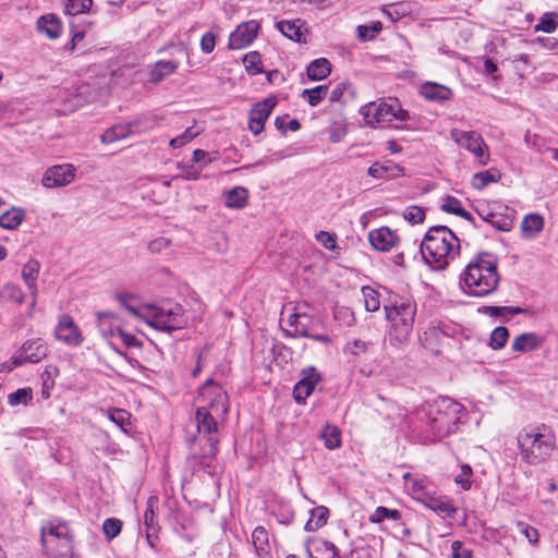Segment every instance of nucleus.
Wrapping results in <instances>:
<instances>
[{
  "label": "nucleus",
  "instance_id": "1",
  "mask_svg": "<svg viewBox=\"0 0 558 558\" xmlns=\"http://www.w3.org/2000/svg\"><path fill=\"white\" fill-rule=\"evenodd\" d=\"M386 410L393 425L405 427L422 444L437 442L456 433L466 413L461 403L447 397L425 401L411 413L396 403H389Z\"/></svg>",
  "mask_w": 558,
  "mask_h": 558
},
{
  "label": "nucleus",
  "instance_id": "2",
  "mask_svg": "<svg viewBox=\"0 0 558 558\" xmlns=\"http://www.w3.org/2000/svg\"><path fill=\"white\" fill-rule=\"evenodd\" d=\"M198 400L202 405L196 409L195 421L199 442H205L202 452L194 458L205 468L211 463L218 452V421L223 420L229 409V398L225 389L213 379H207L199 388Z\"/></svg>",
  "mask_w": 558,
  "mask_h": 558
},
{
  "label": "nucleus",
  "instance_id": "3",
  "mask_svg": "<svg viewBox=\"0 0 558 558\" xmlns=\"http://www.w3.org/2000/svg\"><path fill=\"white\" fill-rule=\"evenodd\" d=\"M500 282L497 257L488 253L475 255L460 275L462 291L475 298L494 293Z\"/></svg>",
  "mask_w": 558,
  "mask_h": 558
},
{
  "label": "nucleus",
  "instance_id": "4",
  "mask_svg": "<svg viewBox=\"0 0 558 558\" xmlns=\"http://www.w3.org/2000/svg\"><path fill=\"white\" fill-rule=\"evenodd\" d=\"M424 262L434 270H444L459 255L460 242L446 226L430 227L420 246Z\"/></svg>",
  "mask_w": 558,
  "mask_h": 558
},
{
  "label": "nucleus",
  "instance_id": "5",
  "mask_svg": "<svg viewBox=\"0 0 558 558\" xmlns=\"http://www.w3.org/2000/svg\"><path fill=\"white\" fill-rule=\"evenodd\" d=\"M415 312V303L408 292L390 293L386 299V329H388L391 345L398 347L408 341Z\"/></svg>",
  "mask_w": 558,
  "mask_h": 558
},
{
  "label": "nucleus",
  "instance_id": "6",
  "mask_svg": "<svg viewBox=\"0 0 558 558\" xmlns=\"http://www.w3.org/2000/svg\"><path fill=\"white\" fill-rule=\"evenodd\" d=\"M518 445L525 462L538 464L547 460L556 448V435L545 424L526 426L518 435Z\"/></svg>",
  "mask_w": 558,
  "mask_h": 558
},
{
  "label": "nucleus",
  "instance_id": "7",
  "mask_svg": "<svg viewBox=\"0 0 558 558\" xmlns=\"http://www.w3.org/2000/svg\"><path fill=\"white\" fill-rule=\"evenodd\" d=\"M450 138L460 148L472 154L480 166L488 165L490 159L489 148L480 133L454 128L450 131Z\"/></svg>",
  "mask_w": 558,
  "mask_h": 558
},
{
  "label": "nucleus",
  "instance_id": "8",
  "mask_svg": "<svg viewBox=\"0 0 558 558\" xmlns=\"http://www.w3.org/2000/svg\"><path fill=\"white\" fill-rule=\"evenodd\" d=\"M72 538L68 525L64 523L41 527V545L49 556L59 557L70 553Z\"/></svg>",
  "mask_w": 558,
  "mask_h": 558
},
{
  "label": "nucleus",
  "instance_id": "9",
  "mask_svg": "<svg viewBox=\"0 0 558 558\" xmlns=\"http://www.w3.org/2000/svg\"><path fill=\"white\" fill-rule=\"evenodd\" d=\"M149 325L167 332L184 328L186 319L184 318L182 306L175 305L169 310L163 307L156 308Z\"/></svg>",
  "mask_w": 558,
  "mask_h": 558
},
{
  "label": "nucleus",
  "instance_id": "10",
  "mask_svg": "<svg viewBox=\"0 0 558 558\" xmlns=\"http://www.w3.org/2000/svg\"><path fill=\"white\" fill-rule=\"evenodd\" d=\"M403 484L407 493L418 502H423L430 494H434L436 485L425 475L405 472Z\"/></svg>",
  "mask_w": 558,
  "mask_h": 558
},
{
  "label": "nucleus",
  "instance_id": "11",
  "mask_svg": "<svg viewBox=\"0 0 558 558\" xmlns=\"http://www.w3.org/2000/svg\"><path fill=\"white\" fill-rule=\"evenodd\" d=\"M76 175V168L71 163L56 165L49 167L41 179L47 189H54L69 185Z\"/></svg>",
  "mask_w": 558,
  "mask_h": 558
},
{
  "label": "nucleus",
  "instance_id": "12",
  "mask_svg": "<svg viewBox=\"0 0 558 558\" xmlns=\"http://www.w3.org/2000/svg\"><path fill=\"white\" fill-rule=\"evenodd\" d=\"M322 381L320 373L314 366H307L300 373V379L293 389L294 400L301 404L310 397L317 384Z\"/></svg>",
  "mask_w": 558,
  "mask_h": 558
},
{
  "label": "nucleus",
  "instance_id": "13",
  "mask_svg": "<svg viewBox=\"0 0 558 558\" xmlns=\"http://www.w3.org/2000/svg\"><path fill=\"white\" fill-rule=\"evenodd\" d=\"M277 101L275 97H268L263 101L256 102L250 111L248 129L254 135L263 132L265 122L270 116Z\"/></svg>",
  "mask_w": 558,
  "mask_h": 558
},
{
  "label": "nucleus",
  "instance_id": "14",
  "mask_svg": "<svg viewBox=\"0 0 558 558\" xmlns=\"http://www.w3.org/2000/svg\"><path fill=\"white\" fill-rule=\"evenodd\" d=\"M259 24L252 20L240 24L229 37L230 49H242L252 44L257 36Z\"/></svg>",
  "mask_w": 558,
  "mask_h": 558
},
{
  "label": "nucleus",
  "instance_id": "15",
  "mask_svg": "<svg viewBox=\"0 0 558 558\" xmlns=\"http://www.w3.org/2000/svg\"><path fill=\"white\" fill-rule=\"evenodd\" d=\"M56 338L64 343L77 347L83 342L82 333L70 315H62L54 330Z\"/></svg>",
  "mask_w": 558,
  "mask_h": 558
},
{
  "label": "nucleus",
  "instance_id": "16",
  "mask_svg": "<svg viewBox=\"0 0 558 558\" xmlns=\"http://www.w3.org/2000/svg\"><path fill=\"white\" fill-rule=\"evenodd\" d=\"M104 94V88L98 85V82H84L78 84L73 94V98L69 99L73 108L82 107L84 104L94 102L98 100Z\"/></svg>",
  "mask_w": 558,
  "mask_h": 558
},
{
  "label": "nucleus",
  "instance_id": "17",
  "mask_svg": "<svg viewBox=\"0 0 558 558\" xmlns=\"http://www.w3.org/2000/svg\"><path fill=\"white\" fill-rule=\"evenodd\" d=\"M410 119L409 112L397 98L386 99V129H404Z\"/></svg>",
  "mask_w": 558,
  "mask_h": 558
},
{
  "label": "nucleus",
  "instance_id": "18",
  "mask_svg": "<svg viewBox=\"0 0 558 558\" xmlns=\"http://www.w3.org/2000/svg\"><path fill=\"white\" fill-rule=\"evenodd\" d=\"M422 504L442 519H452L457 512V508L451 504L450 499L441 495L437 487L434 494H430Z\"/></svg>",
  "mask_w": 558,
  "mask_h": 558
},
{
  "label": "nucleus",
  "instance_id": "19",
  "mask_svg": "<svg viewBox=\"0 0 558 558\" xmlns=\"http://www.w3.org/2000/svg\"><path fill=\"white\" fill-rule=\"evenodd\" d=\"M544 343V338L536 332H523L517 336L511 344L514 352L527 353L539 349Z\"/></svg>",
  "mask_w": 558,
  "mask_h": 558
},
{
  "label": "nucleus",
  "instance_id": "20",
  "mask_svg": "<svg viewBox=\"0 0 558 558\" xmlns=\"http://www.w3.org/2000/svg\"><path fill=\"white\" fill-rule=\"evenodd\" d=\"M37 31L49 39H57L61 35L62 23L54 14L43 15L37 20Z\"/></svg>",
  "mask_w": 558,
  "mask_h": 558
},
{
  "label": "nucleus",
  "instance_id": "21",
  "mask_svg": "<svg viewBox=\"0 0 558 558\" xmlns=\"http://www.w3.org/2000/svg\"><path fill=\"white\" fill-rule=\"evenodd\" d=\"M24 360L28 363H38L47 355V347L43 339L27 340L21 348Z\"/></svg>",
  "mask_w": 558,
  "mask_h": 558
},
{
  "label": "nucleus",
  "instance_id": "22",
  "mask_svg": "<svg viewBox=\"0 0 558 558\" xmlns=\"http://www.w3.org/2000/svg\"><path fill=\"white\" fill-rule=\"evenodd\" d=\"M420 93L425 99L433 101H445L452 96V92L449 87L434 82H425L422 84Z\"/></svg>",
  "mask_w": 558,
  "mask_h": 558
},
{
  "label": "nucleus",
  "instance_id": "23",
  "mask_svg": "<svg viewBox=\"0 0 558 558\" xmlns=\"http://www.w3.org/2000/svg\"><path fill=\"white\" fill-rule=\"evenodd\" d=\"M96 316L100 335L106 339L116 337V327L120 326L118 316L112 312H98Z\"/></svg>",
  "mask_w": 558,
  "mask_h": 558
},
{
  "label": "nucleus",
  "instance_id": "24",
  "mask_svg": "<svg viewBox=\"0 0 558 558\" xmlns=\"http://www.w3.org/2000/svg\"><path fill=\"white\" fill-rule=\"evenodd\" d=\"M252 544L257 558H270L268 532L264 526H257L252 533Z\"/></svg>",
  "mask_w": 558,
  "mask_h": 558
},
{
  "label": "nucleus",
  "instance_id": "25",
  "mask_svg": "<svg viewBox=\"0 0 558 558\" xmlns=\"http://www.w3.org/2000/svg\"><path fill=\"white\" fill-rule=\"evenodd\" d=\"M40 265L36 259H29L22 269V278L29 289L33 299L37 295V278L39 274Z\"/></svg>",
  "mask_w": 558,
  "mask_h": 558
},
{
  "label": "nucleus",
  "instance_id": "26",
  "mask_svg": "<svg viewBox=\"0 0 558 558\" xmlns=\"http://www.w3.org/2000/svg\"><path fill=\"white\" fill-rule=\"evenodd\" d=\"M178 69V64L173 61H157L149 69V78L150 83H159L165 77L174 73Z\"/></svg>",
  "mask_w": 558,
  "mask_h": 558
},
{
  "label": "nucleus",
  "instance_id": "27",
  "mask_svg": "<svg viewBox=\"0 0 558 558\" xmlns=\"http://www.w3.org/2000/svg\"><path fill=\"white\" fill-rule=\"evenodd\" d=\"M384 100L379 99V102H369L361 108V114L365 123L369 126H376L384 119L383 113Z\"/></svg>",
  "mask_w": 558,
  "mask_h": 558
},
{
  "label": "nucleus",
  "instance_id": "28",
  "mask_svg": "<svg viewBox=\"0 0 558 558\" xmlns=\"http://www.w3.org/2000/svg\"><path fill=\"white\" fill-rule=\"evenodd\" d=\"M307 76L311 81H322L331 72V64L326 58H318L307 65Z\"/></svg>",
  "mask_w": 558,
  "mask_h": 558
},
{
  "label": "nucleus",
  "instance_id": "29",
  "mask_svg": "<svg viewBox=\"0 0 558 558\" xmlns=\"http://www.w3.org/2000/svg\"><path fill=\"white\" fill-rule=\"evenodd\" d=\"M160 120L161 118L156 114H145L128 123L133 135L155 129L159 124Z\"/></svg>",
  "mask_w": 558,
  "mask_h": 558
},
{
  "label": "nucleus",
  "instance_id": "30",
  "mask_svg": "<svg viewBox=\"0 0 558 558\" xmlns=\"http://www.w3.org/2000/svg\"><path fill=\"white\" fill-rule=\"evenodd\" d=\"M248 191L245 187L236 186L225 193V204L229 208H243L247 204Z\"/></svg>",
  "mask_w": 558,
  "mask_h": 558
},
{
  "label": "nucleus",
  "instance_id": "31",
  "mask_svg": "<svg viewBox=\"0 0 558 558\" xmlns=\"http://www.w3.org/2000/svg\"><path fill=\"white\" fill-rule=\"evenodd\" d=\"M543 228L544 218L538 214H529L521 222V230L526 238H535Z\"/></svg>",
  "mask_w": 558,
  "mask_h": 558
},
{
  "label": "nucleus",
  "instance_id": "32",
  "mask_svg": "<svg viewBox=\"0 0 558 558\" xmlns=\"http://www.w3.org/2000/svg\"><path fill=\"white\" fill-rule=\"evenodd\" d=\"M319 437L329 450H335L341 446V432L336 425L326 424L320 430Z\"/></svg>",
  "mask_w": 558,
  "mask_h": 558
},
{
  "label": "nucleus",
  "instance_id": "33",
  "mask_svg": "<svg viewBox=\"0 0 558 558\" xmlns=\"http://www.w3.org/2000/svg\"><path fill=\"white\" fill-rule=\"evenodd\" d=\"M132 135L129 123H119L107 129L101 135L104 144H111Z\"/></svg>",
  "mask_w": 558,
  "mask_h": 558
},
{
  "label": "nucleus",
  "instance_id": "34",
  "mask_svg": "<svg viewBox=\"0 0 558 558\" xmlns=\"http://www.w3.org/2000/svg\"><path fill=\"white\" fill-rule=\"evenodd\" d=\"M308 558H336L338 556L337 547L327 541H318L315 544L314 550L308 546L306 547Z\"/></svg>",
  "mask_w": 558,
  "mask_h": 558
},
{
  "label": "nucleus",
  "instance_id": "35",
  "mask_svg": "<svg viewBox=\"0 0 558 558\" xmlns=\"http://www.w3.org/2000/svg\"><path fill=\"white\" fill-rule=\"evenodd\" d=\"M328 517L329 510L326 507H316L311 511L310 519L305 523L304 529L308 532H314L327 523Z\"/></svg>",
  "mask_w": 558,
  "mask_h": 558
},
{
  "label": "nucleus",
  "instance_id": "36",
  "mask_svg": "<svg viewBox=\"0 0 558 558\" xmlns=\"http://www.w3.org/2000/svg\"><path fill=\"white\" fill-rule=\"evenodd\" d=\"M501 179V173L495 169L477 172L472 177V186L476 190H483L489 183L498 182Z\"/></svg>",
  "mask_w": 558,
  "mask_h": 558
},
{
  "label": "nucleus",
  "instance_id": "37",
  "mask_svg": "<svg viewBox=\"0 0 558 558\" xmlns=\"http://www.w3.org/2000/svg\"><path fill=\"white\" fill-rule=\"evenodd\" d=\"M513 209L506 206V209H498L495 211L490 225L500 231H508L513 223Z\"/></svg>",
  "mask_w": 558,
  "mask_h": 558
},
{
  "label": "nucleus",
  "instance_id": "38",
  "mask_svg": "<svg viewBox=\"0 0 558 558\" xmlns=\"http://www.w3.org/2000/svg\"><path fill=\"white\" fill-rule=\"evenodd\" d=\"M24 217L22 209L12 208L0 216V227L7 230H14L23 222Z\"/></svg>",
  "mask_w": 558,
  "mask_h": 558
},
{
  "label": "nucleus",
  "instance_id": "39",
  "mask_svg": "<svg viewBox=\"0 0 558 558\" xmlns=\"http://www.w3.org/2000/svg\"><path fill=\"white\" fill-rule=\"evenodd\" d=\"M440 208L445 213L454 214L457 216L464 218L465 220L473 221L472 215L469 211H466L462 207L461 202L453 196H447L444 199V203L441 204Z\"/></svg>",
  "mask_w": 558,
  "mask_h": 558
},
{
  "label": "nucleus",
  "instance_id": "40",
  "mask_svg": "<svg viewBox=\"0 0 558 558\" xmlns=\"http://www.w3.org/2000/svg\"><path fill=\"white\" fill-rule=\"evenodd\" d=\"M380 21L373 22L371 25H359L356 27V38L361 43L374 40L383 31Z\"/></svg>",
  "mask_w": 558,
  "mask_h": 558
},
{
  "label": "nucleus",
  "instance_id": "41",
  "mask_svg": "<svg viewBox=\"0 0 558 558\" xmlns=\"http://www.w3.org/2000/svg\"><path fill=\"white\" fill-rule=\"evenodd\" d=\"M277 28L291 40H294L296 43L303 41V33L301 32V27L296 25L295 22L291 21H280L277 23Z\"/></svg>",
  "mask_w": 558,
  "mask_h": 558
},
{
  "label": "nucleus",
  "instance_id": "42",
  "mask_svg": "<svg viewBox=\"0 0 558 558\" xmlns=\"http://www.w3.org/2000/svg\"><path fill=\"white\" fill-rule=\"evenodd\" d=\"M558 26V13L546 12L544 13L538 23L534 26L535 32L553 33Z\"/></svg>",
  "mask_w": 558,
  "mask_h": 558
},
{
  "label": "nucleus",
  "instance_id": "43",
  "mask_svg": "<svg viewBox=\"0 0 558 558\" xmlns=\"http://www.w3.org/2000/svg\"><path fill=\"white\" fill-rule=\"evenodd\" d=\"M327 94L328 87L326 85H319L314 88L304 89L301 97L306 99L312 107H315L327 96Z\"/></svg>",
  "mask_w": 558,
  "mask_h": 558
},
{
  "label": "nucleus",
  "instance_id": "44",
  "mask_svg": "<svg viewBox=\"0 0 558 558\" xmlns=\"http://www.w3.org/2000/svg\"><path fill=\"white\" fill-rule=\"evenodd\" d=\"M480 312L489 315L490 317H499L505 315H518L524 312L521 307L515 306H483Z\"/></svg>",
  "mask_w": 558,
  "mask_h": 558
},
{
  "label": "nucleus",
  "instance_id": "45",
  "mask_svg": "<svg viewBox=\"0 0 558 558\" xmlns=\"http://www.w3.org/2000/svg\"><path fill=\"white\" fill-rule=\"evenodd\" d=\"M107 417L117 426H119L123 432L128 430L131 417L128 411L118 408L109 409L107 411Z\"/></svg>",
  "mask_w": 558,
  "mask_h": 558
},
{
  "label": "nucleus",
  "instance_id": "46",
  "mask_svg": "<svg viewBox=\"0 0 558 558\" xmlns=\"http://www.w3.org/2000/svg\"><path fill=\"white\" fill-rule=\"evenodd\" d=\"M454 483L463 490H469L473 484V471L469 464H461L460 472L454 476Z\"/></svg>",
  "mask_w": 558,
  "mask_h": 558
},
{
  "label": "nucleus",
  "instance_id": "47",
  "mask_svg": "<svg viewBox=\"0 0 558 558\" xmlns=\"http://www.w3.org/2000/svg\"><path fill=\"white\" fill-rule=\"evenodd\" d=\"M157 502L158 498L156 496H150L146 502V510L144 513V524L146 525V529H159L155 514V507L157 506Z\"/></svg>",
  "mask_w": 558,
  "mask_h": 558
},
{
  "label": "nucleus",
  "instance_id": "48",
  "mask_svg": "<svg viewBox=\"0 0 558 558\" xmlns=\"http://www.w3.org/2000/svg\"><path fill=\"white\" fill-rule=\"evenodd\" d=\"M508 338H509V331L506 327H502V326L496 327L490 333L489 345L494 350H500L506 345Z\"/></svg>",
  "mask_w": 558,
  "mask_h": 558
},
{
  "label": "nucleus",
  "instance_id": "49",
  "mask_svg": "<svg viewBox=\"0 0 558 558\" xmlns=\"http://www.w3.org/2000/svg\"><path fill=\"white\" fill-rule=\"evenodd\" d=\"M362 293L364 296L365 308L368 312H375L379 310L380 301H379V292L373 289L372 287H363Z\"/></svg>",
  "mask_w": 558,
  "mask_h": 558
},
{
  "label": "nucleus",
  "instance_id": "50",
  "mask_svg": "<svg viewBox=\"0 0 558 558\" xmlns=\"http://www.w3.org/2000/svg\"><path fill=\"white\" fill-rule=\"evenodd\" d=\"M93 0H66L64 12L68 15H78L89 11Z\"/></svg>",
  "mask_w": 558,
  "mask_h": 558
},
{
  "label": "nucleus",
  "instance_id": "51",
  "mask_svg": "<svg viewBox=\"0 0 558 558\" xmlns=\"http://www.w3.org/2000/svg\"><path fill=\"white\" fill-rule=\"evenodd\" d=\"M260 62V54L257 51H251L243 58L245 70L252 75H256L263 72L262 68L259 66Z\"/></svg>",
  "mask_w": 558,
  "mask_h": 558
},
{
  "label": "nucleus",
  "instance_id": "52",
  "mask_svg": "<svg viewBox=\"0 0 558 558\" xmlns=\"http://www.w3.org/2000/svg\"><path fill=\"white\" fill-rule=\"evenodd\" d=\"M498 209H506V205L500 202H492L485 205H480L477 207V214L484 221L490 223L495 211Z\"/></svg>",
  "mask_w": 558,
  "mask_h": 558
},
{
  "label": "nucleus",
  "instance_id": "53",
  "mask_svg": "<svg viewBox=\"0 0 558 558\" xmlns=\"http://www.w3.org/2000/svg\"><path fill=\"white\" fill-rule=\"evenodd\" d=\"M515 526L518 533L523 535L530 544L536 545L538 543L539 535L535 527L522 521L517 522Z\"/></svg>",
  "mask_w": 558,
  "mask_h": 558
},
{
  "label": "nucleus",
  "instance_id": "54",
  "mask_svg": "<svg viewBox=\"0 0 558 558\" xmlns=\"http://www.w3.org/2000/svg\"><path fill=\"white\" fill-rule=\"evenodd\" d=\"M198 135V131H196L193 126L187 128L182 134L172 138L170 141V146L172 148H181L192 140H194Z\"/></svg>",
  "mask_w": 558,
  "mask_h": 558
},
{
  "label": "nucleus",
  "instance_id": "55",
  "mask_svg": "<svg viewBox=\"0 0 558 558\" xmlns=\"http://www.w3.org/2000/svg\"><path fill=\"white\" fill-rule=\"evenodd\" d=\"M409 12V7L405 3H393L386 5V17L391 22H397Z\"/></svg>",
  "mask_w": 558,
  "mask_h": 558
},
{
  "label": "nucleus",
  "instance_id": "56",
  "mask_svg": "<svg viewBox=\"0 0 558 558\" xmlns=\"http://www.w3.org/2000/svg\"><path fill=\"white\" fill-rule=\"evenodd\" d=\"M122 529V522L119 519L109 518L102 523V531L108 539H112L118 536Z\"/></svg>",
  "mask_w": 558,
  "mask_h": 558
},
{
  "label": "nucleus",
  "instance_id": "57",
  "mask_svg": "<svg viewBox=\"0 0 558 558\" xmlns=\"http://www.w3.org/2000/svg\"><path fill=\"white\" fill-rule=\"evenodd\" d=\"M403 218L412 225L423 222L425 210L420 206H409L403 211Z\"/></svg>",
  "mask_w": 558,
  "mask_h": 558
},
{
  "label": "nucleus",
  "instance_id": "58",
  "mask_svg": "<svg viewBox=\"0 0 558 558\" xmlns=\"http://www.w3.org/2000/svg\"><path fill=\"white\" fill-rule=\"evenodd\" d=\"M117 337H119L122 342L128 348H141L143 345V342L137 339L134 335H131L129 332H125L121 326H117Z\"/></svg>",
  "mask_w": 558,
  "mask_h": 558
},
{
  "label": "nucleus",
  "instance_id": "59",
  "mask_svg": "<svg viewBox=\"0 0 558 558\" xmlns=\"http://www.w3.org/2000/svg\"><path fill=\"white\" fill-rule=\"evenodd\" d=\"M317 241L327 250L337 251L339 246L336 242V236L327 231H320L316 234Z\"/></svg>",
  "mask_w": 558,
  "mask_h": 558
},
{
  "label": "nucleus",
  "instance_id": "60",
  "mask_svg": "<svg viewBox=\"0 0 558 558\" xmlns=\"http://www.w3.org/2000/svg\"><path fill=\"white\" fill-rule=\"evenodd\" d=\"M368 241L375 250L383 252L384 251V227L372 230L368 233Z\"/></svg>",
  "mask_w": 558,
  "mask_h": 558
},
{
  "label": "nucleus",
  "instance_id": "61",
  "mask_svg": "<svg viewBox=\"0 0 558 558\" xmlns=\"http://www.w3.org/2000/svg\"><path fill=\"white\" fill-rule=\"evenodd\" d=\"M3 294L8 299H10L16 303H23L24 299H25V294L23 293V291L17 286L12 284V283H9L4 287Z\"/></svg>",
  "mask_w": 558,
  "mask_h": 558
},
{
  "label": "nucleus",
  "instance_id": "62",
  "mask_svg": "<svg viewBox=\"0 0 558 558\" xmlns=\"http://www.w3.org/2000/svg\"><path fill=\"white\" fill-rule=\"evenodd\" d=\"M389 530L390 534L395 538H403L405 535H408L409 530L405 526L404 521H398V522H391L386 523V531Z\"/></svg>",
  "mask_w": 558,
  "mask_h": 558
},
{
  "label": "nucleus",
  "instance_id": "63",
  "mask_svg": "<svg viewBox=\"0 0 558 558\" xmlns=\"http://www.w3.org/2000/svg\"><path fill=\"white\" fill-rule=\"evenodd\" d=\"M216 46V36L211 32H207L202 36L201 49L204 53H210Z\"/></svg>",
  "mask_w": 558,
  "mask_h": 558
},
{
  "label": "nucleus",
  "instance_id": "64",
  "mask_svg": "<svg viewBox=\"0 0 558 558\" xmlns=\"http://www.w3.org/2000/svg\"><path fill=\"white\" fill-rule=\"evenodd\" d=\"M451 558H471V551L463 548L461 542L456 541L451 544Z\"/></svg>",
  "mask_w": 558,
  "mask_h": 558
}]
</instances>
